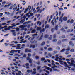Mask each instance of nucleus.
<instances>
[{
    "mask_svg": "<svg viewBox=\"0 0 75 75\" xmlns=\"http://www.w3.org/2000/svg\"><path fill=\"white\" fill-rule=\"evenodd\" d=\"M25 27V26L23 25H21L19 26V27L20 28H21L23 30H25V31H26L27 30V28H24Z\"/></svg>",
    "mask_w": 75,
    "mask_h": 75,
    "instance_id": "f257e3e1",
    "label": "nucleus"
},
{
    "mask_svg": "<svg viewBox=\"0 0 75 75\" xmlns=\"http://www.w3.org/2000/svg\"><path fill=\"white\" fill-rule=\"evenodd\" d=\"M59 62H60V64H61V65H64V64H65V65L66 64H67V62H63V61L59 60Z\"/></svg>",
    "mask_w": 75,
    "mask_h": 75,
    "instance_id": "f03ea898",
    "label": "nucleus"
},
{
    "mask_svg": "<svg viewBox=\"0 0 75 75\" xmlns=\"http://www.w3.org/2000/svg\"><path fill=\"white\" fill-rule=\"evenodd\" d=\"M15 26H16V25H14L12 26H9L8 28H7V30H10V28H13V27H14Z\"/></svg>",
    "mask_w": 75,
    "mask_h": 75,
    "instance_id": "7ed1b4c3",
    "label": "nucleus"
},
{
    "mask_svg": "<svg viewBox=\"0 0 75 75\" xmlns=\"http://www.w3.org/2000/svg\"><path fill=\"white\" fill-rule=\"evenodd\" d=\"M30 48H35V45L31 44L30 46Z\"/></svg>",
    "mask_w": 75,
    "mask_h": 75,
    "instance_id": "20e7f679",
    "label": "nucleus"
},
{
    "mask_svg": "<svg viewBox=\"0 0 75 75\" xmlns=\"http://www.w3.org/2000/svg\"><path fill=\"white\" fill-rule=\"evenodd\" d=\"M42 37H43V33H42V35H41L40 38L38 39V41H41L42 39Z\"/></svg>",
    "mask_w": 75,
    "mask_h": 75,
    "instance_id": "39448f33",
    "label": "nucleus"
},
{
    "mask_svg": "<svg viewBox=\"0 0 75 75\" xmlns=\"http://www.w3.org/2000/svg\"><path fill=\"white\" fill-rule=\"evenodd\" d=\"M14 31H15L14 30H11V32H12V33L13 32V34L14 35V36H16V32H14Z\"/></svg>",
    "mask_w": 75,
    "mask_h": 75,
    "instance_id": "423d86ee",
    "label": "nucleus"
},
{
    "mask_svg": "<svg viewBox=\"0 0 75 75\" xmlns=\"http://www.w3.org/2000/svg\"><path fill=\"white\" fill-rule=\"evenodd\" d=\"M25 66L27 67H26V68L27 69L29 68V63H26L25 64Z\"/></svg>",
    "mask_w": 75,
    "mask_h": 75,
    "instance_id": "0eeeda50",
    "label": "nucleus"
},
{
    "mask_svg": "<svg viewBox=\"0 0 75 75\" xmlns=\"http://www.w3.org/2000/svg\"><path fill=\"white\" fill-rule=\"evenodd\" d=\"M69 45H71L72 47H74V45L72 43V42L70 41L69 42Z\"/></svg>",
    "mask_w": 75,
    "mask_h": 75,
    "instance_id": "6e6552de",
    "label": "nucleus"
},
{
    "mask_svg": "<svg viewBox=\"0 0 75 75\" xmlns=\"http://www.w3.org/2000/svg\"><path fill=\"white\" fill-rule=\"evenodd\" d=\"M41 29V28L40 27H37L36 29V30L37 31H40Z\"/></svg>",
    "mask_w": 75,
    "mask_h": 75,
    "instance_id": "1a4fd4ad",
    "label": "nucleus"
},
{
    "mask_svg": "<svg viewBox=\"0 0 75 75\" xmlns=\"http://www.w3.org/2000/svg\"><path fill=\"white\" fill-rule=\"evenodd\" d=\"M63 20L64 21H66L67 20V17L64 16L63 18Z\"/></svg>",
    "mask_w": 75,
    "mask_h": 75,
    "instance_id": "9d476101",
    "label": "nucleus"
},
{
    "mask_svg": "<svg viewBox=\"0 0 75 75\" xmlns=\"http://www.w3.org/2000/svg\"><path fill=\"white\" fill-rule=\"evenodd\" d=\"M58 25H57L56 26H55L54 28L55 30H58Z\"/></svg>",
    "mask_w": 75,
    "mask_h": 75,
    "instance_id": "9b49d317",
    "label": "nucleus"
},
{
    "mask_svg": "<svg viewBox=\"0 0 75 75\" xmlns=\"http://www.w3.org/2000/svg\"><path fill=\"white\" fill-rule=\"evenodd\" d=\"M27 72L28 73H30V72L32 73V72H33V70H28L27 71Z\"/></svg>",
    "mask_w": 75,
    "mask_h": 75,
    "instance_id": "f8f14e48",
    "label": "nucleus"
},
{
    "mask_svg": "<svg viewBox=\"0 0 75 75\" xmlns=\"http://www.w3.org/2000/svg\"><path fill=\"white\" fill-rule=\"evenodd\" d=\"M13 52H16V50H11V51H10V53H11V54H13V53H14Z\"/></svg>",
    "mask_w": 75,
    "mask_h": 75,
    "instance_id": "ddd939ff",
    "label": "nucleus"
},
{
    "mask_svg": "<svg viewBox=\"0 0 75 75\" xmlns=\"http://www.w3.org/2000/svg\"><path fill=\"white\" fill-rule=\"evenodd\" d=\"M61 40H59L57 43L58 45H61Z\"/></svg>",
    "mask_w": 75,
    "mask_h": 75,
    "instance_id": "4468645a",
    "label": "nucleus"
},
{
    "mask_svg": "<svg viewBox=\"0 0 75 75\" xmlns=\"http://www.w3.org/2000/svg\"><path fill=\"white\" fill-rule=\"evenodd\" d=\"M48 37H49V35H48L46 34L44 36V38H48Z\"/></svg>",
    "mask_w": 75,
    "mask_h": 75,
    "instance_id": "2eb2a0df",
    "label": "nucleus"
},
{
    "mask_svg": "<svg viewBox=\"0 0 75 75\" xmlns=\"http://www.w3.org/2000/svg\"><path fill=\"white\" fill-rule=\"evenodd\" d=\"M21 2H23V3H25L24 4L23 3H22V4H23V6H24L25 4L26 3V2H25V1H20Z\"/></svg>",
    "mask_w": 75,
    "mask_h": 75,
    "instance_id": "dca6fc26",
    "label": "nucleus"
},
{
    "mask_svg": "<svg viewBox=\"0 0 75 75\" xmlns=\"http://www.w3.org/2000/svg\"><path fill=\"white\" fill-rule=\"evenodd\" d=\"M24 21H25V18H24V19L23 20H21V21H20V23H21V24H23V23H24Z\"/></svg>",
    "mask_w": 75,
    "mask_h": 75,
    "instance_id": "f3484780",
    "label": "nucleus"
},
{
    "mask_svg": "<svg viewBox=\"0 0 75 75\" xmlns=\"http://www.w3.org/2000/svg\"><path fill=\"white\" fill-rule=\"evenodd\" d=\"M35 32H36V30L35 29H33L31 31L32 33H35Z\"/></svg>",
    "mask_w": 75,
    "mask_h": 75,
    "instance_id": "a211bd4d",
    "label": "nucleus"
},
{
    "mask_svg": "<svg viewBox=\"0 0 75 75\" xmlns=\"http://www.w3.org/2000/svg\"><path fill=\"white\" fill-rule=\"evenodd\" d=\"M66 51H69L70 50V47L68 46L67 47V49H66Z\"/></svg>",
    "mask_w": 75,
    "mask_h": 75,
    "instance_id": "6ab92c4d",
    "label": "nucleus"
},
{
    "mask_svg": "<svg viewBox=\"0 0 75 75\" xmlns=\"http://www.w3.org/2000/svg\"><path fill=\"white\" fill-rule=\"evenodd\" d=\"M45 44V41H43L41 44V46H43V45H44Z\"/></svg>",
    "mask_w": 75,
    "mask_h": 75,
    "instance_id": "aec40b11",
    "label": "nucleus"
},
{
    "mask_svg": "<svg viewBox=\"0 0 75 75\" xmlns=\"http://www.w3.org/2000/svg\"><path fill=\"white\" fill-rule=\"evenodd\" d=\"M10 5H11V3H10L8 5H5L4 7H7V6H8V7H9V6H10Z\"/></svg>",
    "mask_w": 75,
    "mask_h": 75,
    "instance_id": "412c9836",
    "label": "nucleus"
},
{
    "mask_svg": "<svg viewBox=\"0 0 75 75\" xmlns=\"http://www.w3.org/2000/svg\"><path fill=\"white\" fill-rule=\"evenodd\" d=\"M54 53H53L52 55H54L56 54H57V51H54L53 52Z\"/></svg>",
    "mask_w": 75,
    "mask_h": 75,
    "instance_id": "4be33fe9",
    "label": "nucleus"
},
{
    "mask_svg": "<svg viewBox=\"0 0 75 75\" xmlns=\"http://www.w3.org/2000/svg\"><path fill=\"white\" fill-rule=\"evenodd\" d=\"M47 28H49V25H48V24H47L45 27V29H46Z\"/></svg>",
    "mask_w": 75,
    "mask_h": 75,
    "instance_id": "5701e85b",
    "label": "nucleus"
},
{
    "mask_svg": "<svg viewBox=\"0 0 75 75\" xmlns=\"http://www.w3.org/2000/svg\"><path fill=\"white\" fill-rule=\"evenodd\" d=\"M67 41H68V39H64L62 40V42H67Z\"/></svg>",
    "mask_w": 75,
    "mask_h": 75,
    "instance_id": "b1692460",
    "label": "nucleus"
},
{
    "mask_svg": "<svg viewBox=\"0 0 75 75\" xmlns=\"http://www.w3.org/2000/svg\"><path fill=\"white\" fill-rule=\"evenodd\" d=\"M74 58H71L70 59V60L71 61V62L72 63H74Z\"/></svg>",
    "mask_w": 75,
    "mask_h": 75,
    "instance_id": "393cba45",
    "label": "nucleus"
},
{
    "mask_svg": "<svg viewBox=\"0 0 75 75\" xmlns=\"http://www.w3.org/2000/svg\"><path fill=\"white\" fill-rule=\"evenodd\" d=\"M54 21V20H52L51 21V24H52L54 26L55 25V23H54V22H53Z\"/></svg>",
    "mask_w": 75,
    "mask_h": 75,
    "instance_id": "a878e982",
    "label": "nucleus"
},
{
    "mask_svg": "<svg viewBox=\"0 0 75 75\" xmlns=\"http://www.w3.org/2000/svg\"><path fill=\"white\" fill-rule=\"evenodd\" d=\"M48 51H52V48H51V47L49 48L48 49Z\"/></svg>",
    "mask_w": 75,
    "mask_h": 75,
    "instance_id": "bb28decb",
    "label": "nucleus"
},
{
    "mask_svg": "<svg viewBox=\"0 0 75 75\" xmlns=\"http://www.w3.org/2000/svg\"><path fill=\"white\" fill-rule=\"evenodd\" d=\"M7 26H4V27H2L0 28V29L1 30V29H3L4 28H7Z\"/></svg>",
    "mask_w": 75,
    "mask_h": 75,
    "instance_id": "cd10ccee",
    "label": "nucleus"
},
{
    "mask_svg": "<svg viewBox=\"0 0 75 75\" xmlns=\"http://www.w3.org/2000/svg\"><path fill=\"white\" fill-rule=\"evenodd\" d=\"M5 24H6V23H2V24H0V27H2V26L1 25H5Z\"/></svg>",
    "mask_w": 75,
    "mask_h": 75,
    "instance_id": "c85d7f7f",
    "label": "nucleus"
},
{
    "mask_svg": "<svg viewBox=\"0 0 75 75\" xmlns=\"http://www.w3.org/2000/svg\"><path fill=\"white\" fill-rule=\"evenodd\" d=\"M28 11V8H27L26 9H25V11H24V13L25 14L26 13V12Z\"/></svg>",
    "mask_w": 75,
    "mask_h": 75,
    "instance_id": "c756f323",
    "label": "nucleus"
},
{
    "mask_svg": "<svg viewBox=\"0 0 75 75\" xmlns=\"http://www.w3.org/2000/svg\"><path fill=\"white\" fill-rule=\"evenodd\" d=\"M16 49H18L19 50H20V49H21V48H20V46H17L16 48Z\"/></svg>",
    "mask_w": 75,
    "mask_h": 75,
    "instance_id": "7c9ffc66",
    "label": "nucleus"
},
{
    "mask_svg": "<svg viewBox=\"0 0 75 75\" xmlns=\"http://www.w3.org/2000/svg\"><path fill=\"white\" fill-rule=\"evenodd\" d=\"M44 71H46V73H47V74H48L50 73V72H49V71L48 70H46L45 69H44Z\"/></svg>",
    "mask_w": 75,
    "mask_h": 75,
    "instance_id": "2f4dec72",
    "label": "nucleus"
},
{
    "mask_svg": "<svg viewBox=\"0 0 75 75\" xmlns=\"http://www.w3.org/2000/svg\"><path fill=\"white\" fill-rule=\"evenodd\" d=\"M53 71H56L57 72H59V70H57V69H54Z\"/></svg>",
    "mask_w": 75,
    "mask_h": 75,
    "instance_id": "473e14b6",
    "label": "nucleus"
},
{
    "mask_svg": "<svg viewBox=\"0 0 75 75\" xmlns=\"http://www.w3.org/2000/svg\"><path fill=\"white\" fill-rule=\"evenodd\" d=\"M55 29L54 28H52L51 29V31L52 33H53Z\"/></svg>",
    "mask_w": 75,
    "mask_h": 75,
    "instance_id": "72a5a7b5",
    "label": "nucleus"
},
{
    "mask_svg": "<svg viewBox=\"0 0 75 75\" xmlns=\"http://www.w3.org/2000/svg\"><path fill=\"white\" fill-rule=\"evenodd\" d=\"M28 52V49H25V52Z\"/></svg>",
    "mask_w": 75,
    "mask_h": 75,
    "instance_id": "f704fd0d",
    "label": "nucleus"
},
{
    "mask_svg": "<svg viewBox=\"0 0 75 75\" xmlns=\"http://www.w3.org/2000/svg\"><path fill=\"white\" fill-rule=\"evenodd\" d=\"M69 52L66 51L65 52V54L66 55H68V54H69Z\"/></svg>",
    "mask_w": 75,
    "mask_h": 75,
    "instance_id": "c9c22d12",
    "label": "nucleus"
},
{
    "mask_svg": "<svg viewBox=\"0 0 75 75\" xmlns=\"http://www.w3.org/2000/svg\"><path fill=\"white\" fill-rule=\"evenodd\" d=\"M35 55H36V54L35 53V52H34L33 53V54L32 55V57H35Z\"/></svg>",
    "mask_w": 75,
    "mask_h": 75,
    "instance_id": "e433bc0d",
    "label": "nucleus"
},
{
    "mask_svg": "<svg viewBox=\"0 0 75 75\" xmlns=\"http://www.w3.org/2000/svg\"><path fill=\"white\" fill-rule=\"evenodd\" d=\"M53 42H56V41H57V40L56 39H54L53 40Z\"/></svg>",
    "mask_w": 75,
    "mask_h": 75,
    "instance_id": "4c0bfd02",
    "label": "nucleus"
},
{
    "mask_svg": "<svg viewBox=\"0 0 75 75\" xmlns=\"http://www.w3.org/2000/svg\"><path fill=\"white\" fill-rule=\"evenodd\" d=\"M41 66H38L37 67L38 70H39L40 69V68H41Z\"/></svg>",
    "mask_w": 75,
    "mask_h": 75,
    "instance_id": "58836bf2",
    "label": "nucleus"
},
{
    "mask_svg": "<svg viewBox=\"0 0 75 75\" xmlns=\"http://www.w3.org/2000/svg\"><path fill=\"white\" fill-rule=\"evenodd\" d=\"M74 23V20L72 19L71 21H70V23L71 24H72Z\"/></svg>",
    "mask_w": 75,
    "mask_h": 75,
    "instance_id": "ea45409f",
    "label": "nucleus"
},
{
    "mask_svg": "<svg viewBox=\"0 0 75 75\" xmlns=\"http://www.w3.org/2000/svg\"><path fill=\"white\" fill-rule=\"evenodd\" d=\"M16 30L17 31H19V30H20V29L18 27H17L16 28Z\"/></svg>",
    "mask_w": 75,
    "mask_h": 75,
    "instance_id": "a19ab883",
    "label": "nucleus"
},
{
    "mask_svg": "<svg viewBox=\"0 0 75 75\" xmlns=\"http://www.w3.org/2000/svg\"><path fill=\"white\" fill-rule=\"evenodd\" d=\"M70 65L71 66H74V63L71 62L70 63Z\"/></svg>",
    "mask_w": 75,
    "mask_h": 75,
    "instance_id": "79ce46f5",
    "label": "nucleus"
},
{
    "mask_svg": "<svg viewBox=\"0 0 75 75\" xmlns=\"http://www.w3.org/2000/svg\"><path fill=\"white\" fill-rule=\"evenodd\" d=\"M29 62L30 64H31V63H32V60H31V59H30L29 61Z\"/></svg>",
    "mask_w": 75,
    "mask_h": 75,
    "instance_id": "37998d69",
    "label": "nucleus"
},
{
    "mask_svg": "<svg viewBox=\"0 0 75 75\" xmlns=\"http://www.w3.org/2000/svg\"><path fill=\"white\" fill-rule=\"evenodd\" d=\"M52 35H51L50 37H49L48 38H49V40H52Z\"/></svg>",
    "mask_w": 75,
    "mask_h": 75,
    "instance_id": "c03bdc74",
    "label": "nucleus"
},
{
    "mask_svg": "<svg viewBox=\"0 0 75 75\" xmlns=\"http://www.w3.org/2000/svg\"><path fill=\"white\" fill-rule=\"evenodd\" d=\"M45 60V58H44V57L41 58V61H44V60Z\"/></svg>",
    "mask_w": 75,
    "mask_h": 75,
    "instance_id": "a18cd8bd",
    "label": "nucleus"
},
{
    "mask_svg": "<svg viewBox=\"0 0 75 75\" xmlns=\"http://www.w3.org/2000/svg\"><path fill=\"white\" fill-rule=\"evenodd\" d=\"M59 21H61V23H62V18H59Z\"/></svg>",
    "mask_w": 75,
    "mask_h": 75,
    "instance_id": "49530a36",
    "label": "nucleus"
},
{
    "mask_svg": "<svg viewBox=\"0 0 75 75\" xmlns=\"http://www.w3.org/2000/svg\"><path fill=\"white\" fill-rule=\"evenodd\" d=\"M56 35L55 34H54L53 35V37L54 38H56Z\"/></svg>",
    "mask_w": 75,
    "mask_h": 75,
    "instance_id": "de8ad7c7",
    "label": "nucleus"
},
{
    "mask_svg": "<svg viewBox=\"0 0 75 75\" xmlns=\"http://www.w3.org/2000/svg\"><path fill=\"white\" fill-rule=\"evenodd\" d=\"M48 55L50 57H52V55L51 54V53H49Z\"/></svg>",
    "mask_w": 75,
    "mask_h": 75,
    "instance_id": "09e8293b",
    "label": "nucleus"
},
{
    "mask_svg": "<svg viewBox=\"0 0 75 75\" xmlns=\"http://www.w3.org/2000/svg\"><path fill=\"white\" fill-rule=\"evenodd\" d=\"M46 69H47V70H48L49 71V70H50V68L48 67H46Z\"/></svg>",
    "mask_w": 75,
    "mask_h": 75,
    "instance_id": "8fccbe9b",
    "label": "nucleus"
},
{
    "mask_svg": "<svg viewBox=\"0 0 75 75\" xmlns=\"http://www.w3.org/2000/svg\"><path fill=\"white\" fill-rule=\"evenodd\" d=\"M65 50L64 49H62L61 51V52H64V51Z\"/></svg>",
    "mask_w": 75,
    "mask_h": 75,
    "instance_id": "3c124183",
    "label": "nucleus"
},
{
    "mask_svg": "<svg viewBox=\"0 0 75 75\" xmlns=\"http://www.w3.org/2000/svg\"><path fill=\"white\" fill-rule=\"evenodd\" d=\"M70 51L71 52H74V49H72Z\"/></svg>",
    "mask_w": 75,
    "mask_h": 75,
    "instance_id": "603ef678",
    "label": "nucleus"
},
{
    "mask_svg": "<svg viewBox=\"0 0 75 75\" xmlns=\"http://www.w3.org/2000/svg\"><path fill=\"white\" fill-rule=\"evenodd\" d=\"M35 57L36 59H39V57L38 56H36Z\"/></svg>",
    "mask_w": 75,
    "mask_h": 75,
    "instance_id": "864d4df0",
    "label": "nucleus"
},
{
    "mask_svg": "<svg viewBox=\"0 0 75 75\" xmlns=\"http://www.w3.org/2000/svg\"><path fill=\"white\" fill-rule=\"evenodd\" d=\"M30 57H27L26 58V59L27 60H30Z\"/></svg>",
    "mask_w": 75,
    "mask_h": 75,
    "instance_id": "5fc2aeb1",
    "label": "nucleus"
},
{
    "mask_svg": "<svg viewBox=\"0 0 75 75\" xmlns=\"http://www.w3.org/2000/svg\"><path fill=\"white\" fill-rule=\"evenodd\" d=\"M28 37H29V35H27L25 37V39H26V38H28Z\"/></svg>",
    "mask_w": 75,
    "mask_h": 75,
    "instance_id": "6e6d98bb",
    "label": "nucleus"
},
{
    "mask_svg": "<svg viewBox=\"0 0 75 75\" xmlns=\"http://www.w3.org/2000/svg\"><path fill=\"white\" fill-rule=\"evenodd\" d=\"M63 17H64V15L63 14V13H62V16H61L60 18H62Z\"/></svg>",
    "mask_w": 75,
    "mask_h": 75,
    "instance_id": "4d7b16f0",
    "label": "nucleus"
},
{
    "mask_svg": "<svg viewBox=\"0 0 75 75\" xmlns=\"http://www.w3.org/2000/svg\"><path fill=\"white\" fill-rule=\"evenodd\" d=\"M37 73V72L36 71H33L32 73V74H35Z\"/></svg>",
    "mask_w": 75,
    "mask_h": 75,
    "instance_id": "13d9d810",
    "label": "nucleus"
},
{
    "mask_svg": "<svg viewBox=\"0 0 75 75\" xmlns=\"http://www.w3.org/2000/svg\"><path fill=\"white\" fill-rule=\"evenodd\" d=\"M70 19H69L67 21V23H68V24H69V23H70Z\"/></svg>",
    "mask_w": 75,
    "mask_h": 75,
    "instance_id": "bf43d9fd",
    "label": "nucleus"
},
{
    "mask_svg": "<svg viewBox=\"0 0 75 75\" xmlns=\"http://www.w3.org/2000/svg\"><path fill=\"white\" fill-rule=\"evenodd\" d=\"M42 11H43L42 10V9L40 10L39 12V13H42Z\"/></svg>",
    "mask_w": 75,
    "mask_h": 75,
    "instance_id": "052dcab7",
    "label": "nucleus"
},
{
    "mask_svg": "<svg viewBox=\"0 0 75 75\" xmlns=\"http://www.w3.org/2000/svg\"><path fill=\"white\" fill-rule=\"evenodd\" d=\"M28 52H31V50L28 49Z\"/></svg>",
    "mask_w": 75,
    "mask_h": 75,
    "instance_id": "680f3d73",
    "label": "nucleus"
},
{
    "mask_svg": "<svg viewBox=\"0 0 75 75\" xmlns=\"http://www.w3.org/2000/svg\"><path fill=\"white\" fill-rule=\"evenodd\" d=\"M28 57H31V54H30V53H28Z\"/></svg>",
    "mask_w": 75,
    "mask_h": 75,
    "instance_id": "e2e57ef3",
    "label": "nucleus"
},
{
    "mask_svg": "<svg viewBox=\"0 0 75 75\" xmlns=\"http://www.w3.org/2000/svg\"><path fill=\"white\" fill-rule=\"evenodd\" d=\"M23 58H25V57H26V54H25L23 56Z\"/></svg>",
    "mask_w": 75,
    "mask_h": 75,
    "instance_id": "0e129e2a",
    "label": "nucleus"
},
{
    "mask_svg": "<svg viewBox=\"0 0 75 75\" xmlns=\"http://www.w3.org/2000/svg\"><path fill=\"white\" fill-rule=\"evenodd\" d=\"M3 13H0V17H1L2 16H3Z\"/></svg>",
    "mask_w": 75,
    "mask_h": 75,
    "instance_id": "69168bd1",
    "label": "nucleus"
},
{
    "mask_svg": "<svg viewBox=\"0 0 75 75\" xmlns=\"http://www.w3.org/2000/svg\"><path fill=\"white\" fill-rule=\"evenodd\" d=\"M62 38H65V36H62Z\"/></svg>",
    "mask_w": 75,
    "mask_h": 75,
    "instance_id": "338daca9",
    "label": "nucleus"
},
{
    "mask_svg": "<svg viewBox=\"0 0 75 75\" xmlns=\"http://www.w3.org/2000/svg\"><path fill=\"white\" fill-rule=\"evenodd\" d=\"M12 8H13V6H11L9 8V9H10V10H11V9H12Z\"/></svg>",
    "mask_w": 75,
    "mask_h": 75,
    "instance_id": "774afa93",
    "label": "nucleus"
}]
</instances>
